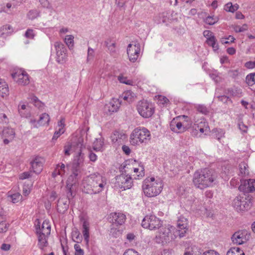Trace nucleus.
<instances>
[{"label":"nucleus","mask_w":255,"mask_h":255,"mask_svg":"<svg viewBox=\"0 0 255 255\" xmlns=\"http://www.w3.org/2000/svg\"><path fill=\"white\" fill-rule=\"evenodd\" d=\"M218 100L221 101L224 103H227L228 101L232 102L229 97L225 95H221L217 96Z\"/></svg>","instance_id":"56"},{"label":"nucleus","mask_w":255,"mask_h":255,"mask_svg":"<svg viewBox=\"0 0 255 255\" xmlns=\"http://www.w3.org/2000/svg\"><path fill=\"white\" fill-rule=\"evenodd\" d=\"M239 8V5L238 4L233 5L232 3L229 2L227 3L224 6V9L227 11L234 12L237 10Z\"/></svg>","instance_id":"35"},{"label":"nucleus","mask_w":255,"mask_h":255,"mask_svg":"<svg viewBox=\"0 0 255 255\" xmlns=\"http://www.w3.org/2000/svg\"><path fill=\"white\" fill-rule=\"evenodd\" d=\"M50 121V117L48 114L46 113L42 114L38 121V123L40 126H45L48 125Z\"/></svg>","instance_id":"31"},{"label":"nucleus","mask_w":255,"mask_h":255,"mask_svg":"<svg viewBox=\"0 0 255 255\" xmlns=\"http://www.w3.org/2000/svg\"><path fill=\"white\" fill-rule=\"evenodd\" d=\"M226 255H245L244 252L238 247L231 248Z\"/></svg>","instance_id":"34"},{"label":"nucleus","mask_w":255,"mask_h":255,"mask_svg":"<svg viewBox=\"0 0 255 255\" xmlns=\"http://www.w3.org/2000/svg\"><path fill=\"white\" fill-rule=\"evenodd\" d=\"M94 57V50L90 48L89 47L88 49V54H87V61H89L91 59H92Z\"/></svg>","instance_id":"59"},{"label":"nucleus","mask_w":255,"mask_h":255,"mask_svg":"<svg viewBox=\"0 0 255 255\" xmlns=\"http://www.w3.org/2000/svg\"><path fill=\"white\" fill-rule=\"evenodd\" d=\"M31 102L39 109L43 107V103L36 96H32Z\"/></svg>","instance_id":"45"},{"label":"nucleus","mask_w":255,"mask_h":255,"mask_svg":"<svg viewBox=\"0 0 255 255\" xmlns=\"http://www.w3.org/2000/svg\"><path fill=\"white\" fill-rule=\"evenodd\" d=\"M9 227V224L6 223L5 222L1 221L0 222V233L6 232Z\"/></svg>","instance_id":"47"},{"label":"nucleus","mask_w":255,"mask_h":255,"mask_svg":"<svg viewBox=\"0 0 255 255\" xmlns=\"http://www.w3.org/2000/svg\"><path fill=\"white\" fill-rule=\"evenodd\" d=\"M50 231L51 226L46 221H44L41 226L37 225L36 227V233L38 236V246L42 251L48 246L47 238L50 234Z\"/></svg>","instance_id":"4"},{"label":"nucleus","mask_w":255,"mask_h":255,"mask_svg":"<svg viewBox=\"0 0 255 255\" xmlns=\"http://www.w3.org/2000/svg\"><path fill=\"white\" fill-rule=\"evenodd\" d=\"M150 139L149 131L144 128H137L132 131L130 136V142L132 145H137L139 143H146Z\"/></svg>","instance_id":"6"},{"label":"nucleus","mask_w":255,"mask_h":255,"mask_svg":"<svg viewBox=\"0 0 255 255\" xmlns=\"http://www.w3.org/2000/svg\"><path fill=\"white\" fill-rule=\"evenodd\" d=\"M136 108L139 114L144 118L150 117L154 112L152 104L144 100L138 102Z\"/></svg>","instance_id":"9"},{"label":"nucleus","mask_w":255,"mask_h":255,"mask_svg":"<svg viewBox=\"0 0 255 255\" xmlns=\"http://www.w3.org/2000/svg\"><path fill=\"white\" fill-rule=\"evenodd\" d=\"M245 66L248 69H253L255 67V61H248L245 64Z\"/></svg>","instance_id":"63"},{"label":"nucleus","mask_w":255,"mask_h":255,"mask_svg":"<svg viewBox=\"0 0 255 255\" xmlns=\"http://www.w3.org/2000/svg\"><path fill=\"white\" fill-rule=\"evenodd\" d=\"M142 187L144 195L152 197L157 196L161 192L163 184L160 179L155 180L154 177H151L144 180Z\"/></svg>","instance_id":"3"},{"label":"nucleus","mask_w":255,"mask_h":255,"mask_svg":"<svg viewBox=\"0 0 255 255\" xmlns=\"http://www.w3.org/2000/svg\"><path fill=\"white\" fill-rule=\"evenodd\" d=\"M122 135L120 134L117 131L114 132L113 134L111 135V139L113 142H116L118 141L119 139L122 138Z\"/></svg>","instance_id":"53"},{"label":"nucleus","mask_w":255,"mask_h":255,"mask_svg":"<svg viewBox=\"0 0 255 255\" xmlns=\"http://www.w3.org/2000/svg\"><path fill=\"white\" fill-rule=\"evenodd\" d=\"M250 238L246 230L239 231L235 232L232 237V241L234 244L242 245L246 243Z\"/></svg>","instance_id":"14"},{"label":"nucleus","mask_w":255,"mask_h":255,"mask_svg":"<svg viewBox=\"0 0 255 255\" xmlns=\"http://www.w3.org/2000/svg\"><path fill=\"white\" fill-rule=\"evenodd\" d=\"M105 43L110 54L112 55H115L117 52L116 49V43L114 42L109 44V42L107 41H105Z\"/></svg>","instance_id":"41"},{"label":"nucleus","mask_w":255,"mask_h":255,"mask_svg":"<svg viewBox=\"0 0 255 255\" xmlns=\"http://www.w3.org/2000/svg\"><path fill=\"white\" fill-rule=\"evenodd\" d=\"M43 159L40 157H36L31 161L30 164L33 172L40 173L42 170Z\"/></svg>","instance_id":"19"},{"label":"nucleus","mask_w":255,"mask_h":255,"mask_svg":"<svg viewBox=\"0 0 255 255\" xmlns=\"http://www.w3.org/2000/svg\"><path fill=\"white\" fill-rule=\"evenodd\" d=\"M65 165L62 163H59L56 165V168L59 169L61 174V176L64 175L65 173Z\"/></svg>","instance_id":"54"},{"label":"nucleus","mask_w":255,"mask_h":255,"mask_svg":"<svg viewBox=\"0 0 255 255\" xmlns=\"http://www.w3.org/2000/svg\"><path fill=\"white\" fill-rule=\"evenodd\" d=\"M25 36L29 39H33L35 36L34 30L32 29H28L24 34Z\"/></svg>","instance_id":"55"},{"label":"nucleus","mask_w":255,"mask_h":255,"mask_svg":"<svg viewBox=\"0 0 255 255\" xmlns=\"http://www.w3.org/2000/svg\"><path fill=\"white\" fill-rule=\"evenodd\" d=\"M118 79L120 83L125 84L128 85H132L133 82L131 80L128 79L127 77H124L123 75H120L118 77Z\"/></svg>","instance_id":"40"},{"label":"nucleus","mask_w":255,"mask_h":255,"mask_svg":"<svg viewBox=\"0 0 255 255\" xmlns=\"http://www.w3.org/2000/svg\"><path fill=\"white\" fill-rule=\"evenodd\" d=\"M140 51V46L139 43H136L134 45L129 44L127 47V54L129 60L131 62H135L138 57Z\"/></svg>","instance_id":"13"},{"label":"nucleus","mask_w":255,"mask_h":255,"mask_svg":"<svg viewBox=\"0 0 255 255\" xmlns=\"http://www.w3.org/2000/svg\"><path fill=\"white\" fill-rule=\"evenodd\" d=\"M134 94L131 91L128 90L124 92L121 96L120 99H123L128 103L132 102L133 101Z\"/></svg>","instance_id":"28"},{"label":"nucleus","mask_w":255,"mask_h":255,"mask_svg":"<svg viewBox=\"0 0 255 255\" xmlns=\"http://www.w3.org/2000/svg\"><path fill=\"white\" fill-rule=\"evenodd\" d=\"M206 43L209 46H211L214 50H217L219 49L218 44L217 43V40L215 37H212L206 40Z\"/></svg>","instance_id":"37"},{"label":"nucleus","mask_w":255,"mask_h":255,"mask_svg":"<svg viewBox=\"0 0 255 255\" xmlns=\"http://www.w3.org/2000/svg\"><path fill=\"white\" fill-rule=\"evenodd\" d=\"M197 111L204 115H207L209 113L208 108L204 105H199L197 107Z\"/></svg>","instance_id":"51"},{"label":"nucleus","mask_w":255,"mask_h":255,"mask_svg":"<svg viewBox=\"0 0 255 255\" xmlns=\"http://www.w3.org/2000/svg\"><path fill=\"white\" fill-rule=\"evenodd\" d=\"M106 184L105 177L99 173H94L87 176L84 180L83 190L87 194H98L103 190Z\"/></svg>","instance_id":"1"},{"label":"nucleus","mask_w":255,"mask_h":255,"mask_svg":"<svg viewBox=\"0 0 255 255\" xmlns=\"http://www.w3.org/2000/svg\"><path fill=\"white\" fill-rule=\"evenodd\" d=\"M73 185V184L67 183V185H66V188L67 189V197L63 198H67V201H69V203H72V199L73 197H74V195H73V192H72V191L71 189Z\"/></svg>","instance_id":"36"},{"label":"nucleus","mask_w":255,"mask_h":255,"mask_svg":"<svg viewBox=\"0 0 255 255\" xmlns=\"http://www.w3.org/2000/svg\"><path fill=\"white\" fill-rule=\"evenodd\" d=\"M64 42L69 48L71 49L74 46V36L72 35H68L66 36L64 39Z\"/></svg>","instance_id":"39"},{"label":"nucleus","mask_w":255,"mask_h":255,"mask_svg":"<svg viewBox=\"0 0 255 255\" xmlns=\"http://www.w3.org/2000/svg\"><path fill=\"white\" fill-rule=\"evenodd\" d=\"M184 255H201V252L197 248H192L191 251H185Z\"/></svg>","instance_id":"46"},{"label":"nucleus","mask_w":255,"mask_h":255,"mask_svg":"<svg viewBox=\"0 0 255 255\" xmlns=\"http://www.w3.org/2000/svg\"><path fill=\"white\" fill-rule=\"evenodd\" d=\"M121 104V100L119 99L113 98L107 105L110 112H117Z\"/></svg>","instance_id":"23"},{"label":"nucleus","mask_w":255,"mask_h":255,"mask_svg":"<svg viewBox=\"0 0 255 255\" xmlns=\"http://www.w3.org/2000/svg\"><path fill=\"white\" fill-rule=\"evenodd\" d=\"M239 129L243 132L246 133L248 130V127L246 126L243 122H240L238 124Z\"/></svg>","instance_id":"62"},{"label":"nucleus","mask_w":255,"mask_h":255,"mask_svg":"<svg viewBox=\"0 0 255 255\" xmlns=\"http://www.w3.org/2000/svg\"><path fill=\"white\" fill-rule=\"evenodd\" d=\"M14 81L19 85L25 86L29 83V78L28 74L24 70H17L11 74Z\"/></svg>","instance_id":"12"},{"label":"nucleus","mask_w":255,"mask_h":255,"mask_svg":"<svg viewBox=\"0 0 255 255\" xmlns=\"http://www.w3.org/2000/svg\"><path fill=\"white\" fill-rule=\"evenodd\" d=\"M216 178V173L213 170L205 168L194 173L193 182L196 187L203 189L213 186Z\"/></svg>","instance_id":"2"},{"label":"nucleus","mask_w":255,"mask_h":255,"mask_svg":"<svg viewBox=\"0 0 255 255\" xmlns=\"http://www.w3.org/2000/svg\"><path fill=\"white\" fill-rule=\"evenodd\" d=\"M233 205L237 211L248 210L252 205L251 198L245 194L240 195L234 199Z\"/></svg>","instance_id":"7"},{"label":"nucleus","mask_w":255,"mask_h":255,"mask_svg":"<svg viewBox=\"0 0 255 255\" xmlns=\"http://www.w3.org/2000/svg\"><path fill=\"white\" fill-rule=\"evenodd\" d=\"M78 143V140L76 142H74L73 143L68 142L66 145H65L64 147V154L65 155L69 156L70 155V153L72 151H76L77 152V143Z\"/></svg>","instance_id":"24"},{"label":"nucleus","mask_w":255,"mask_h":255,"mask_svg":"<svg viewBox=\"0 0 255 255\" xmlns=\"http://www.w3.org/2000/svg\"><path fill=\"white\" fill-rule=\"evenodd\" d=\"M70 203L67 198H60L57 203V211L60 213H64L68 209Z\"/></svg>","instance_id":"22"},{"label":"nucleus","mask_w":255,"mask_h":255,"mask_svg":"<svg viewBox=\"0 0 255 255\" xmlns=\"http://www.w3.org/2000/svg\"><path fill=\"white\" fill-rule=\"evenodd\" d=\"M39 16V12L36 9L30 10L27 16L30 19H34Z\"/></svg>","instance_id":"44"},{"label":"nucleus","mask_w":255,"mask_h":255,"mask_svg":"<svg viewBox=\"0 0 255 255\" xmlns=\"http://www.w3.org/2000/svg\"><path fill=\"white\" fill-rule=\"evenodd\" d=\"M248 165L245 162H241L239 164L240 175L246 177L249 175Z\"/></svg>","instance_id":"29"},{"label":"nucleus","mask_w":255,"mask_h":255,"mask_svg":"<svg viewBox=\"0 0 255 255\" xmlns=\"http://www.w3.org/2000/svg\"><path fill=\"white\" fill-rule=\"evenodd\" d=\"M83 139L81 137L78 138V143H77V159H75L74 162L73 163L72 166L81 168V166L84 161L83 155L82 154V150L84 146L83 144Z\"/></svg>","instance_id":"17"},{"label":"nucleus","mask_w":255,"mask_h":255,"mask_svg":"<svg viewBox=\"0 0 255 255\" xmlns=\"http://www.w3.org/2000/svg\"><path fill=\"white\" fill-rule=\"evenodd\" d=\"M218 21V18L216 17L208 16L205 19L206 23L209 25H213Z\"/></svg>","instance_id":"43"},{"label":"nucleus","mask_w":255,"mask_h":255,"mask_svg":"<svg viewBox=\"0 0 255 255\" xmlns=\"http://www.w3.org/2000/svg\"><path fill=\"white\" fill-rule=\"evenodd\" d=\"M255 73H251L247 76L246 78V81L249 86H252L255 84Z\"/></svg>","instance_id":"38"},{"label":"nucleus","mask_w":255,"mask_h":255,"mask_svg":"<svg viewBox=\"0 0 255 255\" xmlns=\"http://www.w3.org/2000/svg\"><path fill=\"white\" fill-rule=\"evenodd\" d=\"M64 132V129H62L61 128H59L58 129L54 132V135L53 136L52 139H57L58 137L60 136L61 134Z\"/></svg>","instance_id":"57"},{"label":"nucleus","mask_w":255,"mask_h":255,"mask_svg":"<svg viewBox=\"0 0 255 255\" xmlns=\"http://www.w3.org/2000/svg\"><path fill=\"white\" fill-rule=\"evenodd\" d=\"M72 237L73 241L75 242L79 243L81 241L82 237L80 236V233L77 230L72 232Z\"/></svg>","instance_id":"42"},{"label":"nucleus","mask_w":255,"mask_h":255,"mask_svg":"<svg viewBox=\"0 0 255 255\" xmlns=\"http://www.w3.org/2000/svg\"><path fill=\"white\" fill-rule=\"evenodd\" d=\"M115 187L123 191L131 188L133 185V181L130 175L122 174L115 178Z\"/></svg>","instance_id":"8"},{"label":"nucleus","mask_w":255,"mask_h":255,"mask_svg":"<svg viewBox=\"0 0 255 255\" xmlns=\"http://www.w3.org/2000/svg\"><path fill=\"white\" fill-rule=\"evenodd\" d=\"M172 229H173L172 227H162L160 228L154 238L155 242L158 244L165 245L174 240L178 236L176 232L172 234Z\"/></svg>","instance_id":"5"},{"label":"nucleus","mask_w":255,"mask_h":255,"mask_svg":"<svg viewBox=\"0 0 255 255\" xmlns=\"http://www.w3.org/2000/svg\"><path fill=\"white\" fill-rule=\"evenodd\" d=\"M187 225L188 220L183 216H180L177 221V227L178 229L175 231L180 239L185 236L188 230Z\"/></svg>","instance_id":"15"},{"label":"nucleus","mask_w":255,"mask_h":255,"mask_svg":"<svg viewBox=\"0 0 255 255\" xmlns=\"http://www.w3.org/2000/svg\"><path fill=\"white\" fill-rule=\"evenodd\" d=\"M104 145V139L102 138H96L93 143V149L96 151H100Z\"/></svg>","instance_id":"33"},{"label":"nucleus","mask_w":255,"mask_h":255,"mask_svg":"<svg viewBox=\"0 0 255 255\" xmlns=\"http://www.w3.org/2000/svg\"><path fill=\"white\" fill-rule=\"evenodd\" d=\"M158 100L160 102V104L163 105L169 102V100L166 97L161 95L159 96Z\"/></svg>","instance_id":"64"},{"label":"nucleus","mask_w":255,"mask_h":255,"mask_svg":"<svg viewBox=\"0 0 255 255\" xmlns=\"http://www.w3.org/2000/svg\"><path fill=\"white\" fill-rule=\"evenodd\" d=\"M18 112L21 117L27 118L30 115L28 108L25 105H18Z\"/></svg>","instance_id":"26"},{"label":"nucleus","mask_w":255,"mask_h":255,"mask_svg":"<svg viewBox=\"0 0 255 255\" xmlns=\"http://www.w3.org/2000/svg\"><path fill=\"white\" fill-rule=\"evenodd\" d=\"M123 255H140L139 254L133 249H128L125 252Z\"/></svg>","instance_id":"60"},{"label":"nucleus","mask_w":255,"mask_h":255,"mask_svg":"<svg viewBox=\"0 0 255 255\" xmlns=\"http://www.w3.org/2000/svg\"><path fill=\"white\" fill-rule=\"evenodd\" d=\"M161 221L155 216L152 215L146 216L141 222V226L143 228L150 230L159 229L161 227Z\"/></svg>","instance_id":"10"},{"label":"nucleus","mask_w":255,"mask_h":255,"mask_svg":"<svg viewBox=\"0 0 255 255\" xmlns=\"http://www.w3.org/2000/svg\"><path fill=\"white\" fill-rule=\"evenodd\" d=\"M239 189L244 192H252L255 190V180L249 179L245 181L244 185H241Z\"/></svg>","instance_id":"21"},{"label":"nucleus","mask_w":255,"mask_h":255,"mask_svg":"<svg viewBox=\"0 0 255 255\" xmlns=\"http://www.w3.org/2000/svg\"><path fill=\"white\" fill-rule=\"evenodd\" d=\"M111 222L116 225H123L126 219V215L121 213H113L110 214Z\"/></svg>","instance_id":"20"},{"label":"nucleus","mask_w":255,"mask_h":255,"mask_svg":"<svg viewBox=\"0 0 255 255\" xmlns=\"http://www.w3.org/2000/svg\"><path fill=\"white\" fill-rule=\"evenodd\" d=\"M31 171H27L22 173L19 175V179L21 180L25 179L31 177Z\"/></svg>","instance_id":"61"},{"label":"nucleus","mask_w":255,"mask_h":255,"mask_svg":"<svg viewBox=\"0 0 255 255\" xmlns=\"http://www.w3.org/2000/svg\"><path fill=\"white\" fill-rule=\"evenodd\" d=\"M81 178V168L74 167H72V174L68 177L67 183H71L72 184H75L79 179Z\"/></svg>","instance_id":"18"},{"label":"nucleus","mask_w":255,"mask_h":255,"mask_svg":"<svg viewBox=\"0 0 255 255\" xmlns=\"http://www.w3.org/2000/svg\"><path fill=\"white\" fill-rule=\"evenodd\" d=\"M9 120L6 115L4 113L0 114V126L7 124Z\"/></svg>","instance_id":"50"},{"label":"nucleus","mask_w":255,"mask_h":255,"mask_svg":"<svg viewBox=\"0 0 255 255\" xmlns=\"http://www.w3.org/2000/svg\"><path fill=\"white\" fill-rule=\"evenodd\" d=\"M82 228L83 231L82 233L84 238V240L86 242L87 244H88L89 239V223L85 220H83Z\"/></svg>","instance_id":"25"},{"label":"nucleus","mask_w":255,"mask_h":255,"mask_svg":"<svg viewBox=\"0 0 255 255\" xmlns=\"http://www.w3.org/2000/svg\"><path fill=\"white\" fill-rule=\"evenodd\" d=\"M20 197H21V195H20V194H19V193H15V194H13L11 195L10 196V199L11 200V201L13 203H15L18 202V201H19Z\"/></svg>","instance_id":"58"},{"label":"nucleus","mask_w":255,"mask_h":255,"mask_svg":"<svg viewBox=\"0 0 255 255\" xmlns=\"http://www.w3.org/2000/svg\"><path fill=\"white\" fill-rule=\"evenodd\" d=\"M9 90L7 84L2 79H0V95L4 97L8 95Z\"/></svg>","instance_id":"27"},{"label":"nucleus","mask_w":255,"mask_h":255,"mask_svg":"<svg viewBox=\"0 0 255 255\" xmlns=\"http://www.w3.org/2000/svg\"><path fill=\"white\" fill-rule=\"evenodd\" d=\"M74 249L75 250V255H84V252L83 250H82L80 245L77 244H75Z\"/></svg>","instance_id":"52"},{"label":"nucleus","mask_w":255,"mask_h":255,"mask_svg":"<svg viewBox=\"0 0 255 255\" xmlns=\"http://www.w3.org/2000/svg\"><path fill=\"white\" fill-rule=\"evenodd\" d=\"M2 133L3 136L9 138L10 140L13 138L15 135L14 129L10 128H4Z\"/></svg>","instance_id":"30"},{"label":"nucleus","mask_w":255,"mask_h":255,"mask_svg":"<svg viewBox=\"0 0 255 255\" xmlns=\"http://www.w3.org/2000/svg\"><path fill=\"white\" fill-rule=\"evenodd\" d=\"M54 46L56 51V61L58 63H61L66 57V48L63 43L59 41L55 42Z\"/></svg>","instance_id":"16"},{"label":"nucleus","mask_w":255,"mask_h":255,"mask_svg":"<svg viewBox=\"0 0 255 255\" xmlns=\"http://www.w3.org/2000/svg\"><path fill=\"white\" fill-rule=\"evenodd\" d=\"M167 13L162 12L158 14L154 17V21L157 23H165L167 21Z\"/></svg>","instance_id":"32"},{"label":"nucleus","mask_w":255,"mask_h":255,"mask_svg":"<svg viewBox=\"0 0 255 255\" xmlns=\"http://www.w3.org/2000/svg\"><path fill=\"white\" fill-rule=\"evenodd\" d=\"M190 127V124L181 122L178 117L173 119L170 124L171 130L176 133L184 132Z\"/></svg>","instance_id":"11"},{"label":"nucleus","mask_w":255,"mask_h":255,"mask_svg":"<svg viewBox=\"0 0 255 255\" xmlns=\"http://www.w3.org/2000/svg\"><path fill=\"white\" fill-rule=\"evenodd\" d=\"M233 29L236 32H244L248 29V25L247 24H244L242 27L238 25H235L234 26Z\"/></svg>","instance_id":"48"},{"label":"nucleus","mask_w":255,"mask_h":255,"mask_svg":"<svg viewBox=\"0 0 255 255\" xmlns=\"http://www.w3.org/2000/svg\"><path fill=\"white\" fill-rule=\"evenodd\" d=\"M214 133H215V135L216 138L219 140L221 137L224 136V135L225 134L224 131L221 128H216L214 129L213 130Z\"/></svg>","instance_id":"49"}]
</instances>
